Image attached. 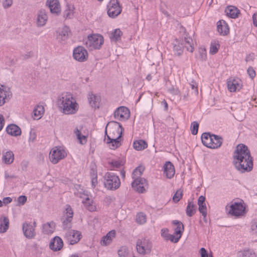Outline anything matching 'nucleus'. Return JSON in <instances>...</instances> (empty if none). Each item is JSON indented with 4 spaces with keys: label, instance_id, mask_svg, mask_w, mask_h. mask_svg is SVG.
Wrapping results in <instances>:
<instances>
[{
    "label": "nucleus",
    "instance_id": "nucleus-45",
    "mask_svg": "<svg viewBox=\"0 0 257 257\" xmlns=\"http://www.w3.org/2000/svg\"><path fill=\"white\" fill-rule=\"evenodd\" d=\"M184 231V226L183 223L178 221V242L181 237L183 232Z\"/></svg>",
    "mask_w": 257,
    "mask_h": 257
},
{
    "label": "nucleus",
    "instance_id": "nucleus-63",
    "mask_svg": "<svg viewBox=\"0 0 257 257\" xmlns=\"http://www.w3.org/2000/svg\"><path fill=\"white\" fill-rule=\"evenodd\" d=\"M12 0H6L4 3V7L9 8L12 6Z\"/></svg>",
    "mask_w": 257,
    "mask_h": 257
},
{
    "label": "nucleus",
    "instance_id": "nucleus-51",
    "mask_svg": "<svg viewBox=\"0 0 257 257\" xmlns=\"http://www.w3.org/2000/svg\"><path fill=\"white\" fill-rule=\"evenodd\" d=\"M112 241V239L109 238L107 234L104 236L101 240V244L104 245L109 244Z\"/></svg>",
    "mask_w": 257,
    "mask_h": 257
},
{
    "label": "nucleus",
    "instance_id": "nucleus-52",
    "mask_svg": "<svg viewBox=\"0 0 257 257\" xmlns=\"http://www.w3.org/2000/svg\"><path fill=\"white\" fill-rule=\"evenodd\" d=\"M73 11L70 9H68L64 12V16L66 19H70L73 16Z\"/></svg>",
    "mask_w": 257,
    "mask_h": 257
},
{
    "label": "nucleus",
    "instance_id": "nucleus-35",
    "mask_svg": "<svg viewBox=\"0 0 257 257\" xmlns=\"http://www.w3.org/2000/svg\"><path fill=\"white\" fill-rule=\"evenodd\" d=\"M148 147L146 141L143 140L135 141L133 143V147L137 151H142Z\"/></svg>",
    "mask_w": 257,
    "mask_h": 257
},
{
    "label": "nucleus",
    "instance_id": "nucleus-31",
    "mask_svg": "<svg viewBox=\"0 0 257 257\" xmlns=\"http://www.w3.org/2000/svg\"><path fill=\"white\" fill-rule=\"evenodd\" d=\"M14 155L11 151L3 153L2 161L6 164L9 165L14 162Z\"/></svg>",
    "mask_w": 257,
    "mask_h": 257
},
{
    "label": "nucleus",
    "instance_id": "nucleus-12",
    "mask_svg": "<svg viewBox=\"0 0 257 257\" xmlns=\"http://www.w3.org/2000/svg\"><path fill=\"white\" fill-rule=\"evenodd\" d=\"M107 14L109 17L115 18L121 12V7L117 0H110L107 6Z\"/></svg>",
    "mask_w": 257,
    "mask_h": 257
},
{
    "label": "nucleus",
    "instance_id": "nucleus-37",
    "mask_svg": "<svg viewBox=\"0 0 257 257\" xmlns=\"http://www.w3.org/2000/svg\"><path fill=\"white\" fill-rule=\"evenodd\" d=\"M145 168L143 166H140L136 168L133 172L132 178L134 180L139 179H143L141 176L144 171Z\"/></svg>",
    "mask_w": 257,
    "mask_h": 257
},
{
    "label": "nucleus",
    "instance_id": "nucleus-11",
    "mask_svg": "<svg viewBox=\"0 0 257 257\" xmlns=\"http://www.w3.org/2000/svg\"><path fill=\"white\" fill-rule=\"evenodd\" d=\"M73 57L75 60L78 62H85L88 59V52L83 46H78L75 48L73 51Z\"/></svg>",
    "mask_w": 257,
    "mask_h": 257
},
{
    "label": "nucleus",
    "instance_id": "nucleus-47",
    "mask_svg": "<svg viewBox=\"0 0 257 257\" xmlns=\"http://www.w3.org/2000/svg\"><path fill=\"white\" fill-rule=\"evenodd\" d=\"M199 206V211L202 214V215L205 217L207 215V209L205 203L204 204H198Z\"/></svg>",
    "mask_w": 257,
    "mask_h": 257
},
{
    "label": "nucleus",
    "instance_id": "nucleus-43",
    "mask_svg": "<svg viewBox=\"0 0 257 257\" xmlns=\"http://www.w3.org/2000/svg\"><path fill=\"white\" fill-rule=\"evenodd\" d=\"M147 217L146 215L140 212L137 214L136 216V221L140 224H143L146 222Z\"/></svg>",
    "mask_w": 257,
    "mask_h": 257
},
{
    "label": "nucleus",
    "instance_id": "nucleus-61",
    "mask_svg": "<svg viewBox=\"0 0 257 257\" xmlns=\"http://www.w3.org/2000/svg\"><path fill=\"white\" fill-rule=\"evenodd\" d=\"M5 124V119L4 116L0 114V131L3 128Z\"/></svg>",
    "mask_w": 257,
    "mask_h": 257
},
{
    "label": "nucleus",
    "instance_id": "nucleus-60",
    "mask_svg": "<svg viewBox=\"0 0 257 257\" xmlns=\"http://www.w3.org/2000/svg\"><path fill=\"white\" fill-rule=\"evenodd\" d=\"M252 230L254 231L255 233H257V219L254 220L251 226Z\"/></svg>",
    "mask_w": 257,
    "mask_h": 257
},
{
    "label": "nucleus",
    "instance_id": "nucleus-3",
    "mask_svg": "<svg viewBox=\"0 0 257 257\" xmlns=\"http://www.w3.org/2000/svg\"><path fill=\"white\" fill-rule=\"evenodd\" d=\"M179 29L180 37L179 43L178 44V55H180L182 52L184 47L186 48L188 51L193 52L194 51L193 42L192 39L190 37L188 34L186 32L185 28L182 25L178 26V30Z\"/></svg>",
    "mask_w": 257,
    "mask_h": 257
},
{
    "label": "nucleus",
    "instance_id": "nucleus-10",
    "mask_svg": "<svg viewBox=\"0 0 257 257\" xmlns=\"http://www.w3.org/2000/svg\"><path fill=\"white\" fill-rule=\"evenodd\" d=\"M81 238V233L76 230L67 231L64 235V239L68 243L71 245L78 243Z\"/></svg>",
    "mask_w": 257,
    "mask_h": 257
},
{
    "label": "nucleus",
    "instance_id": "nucleus-56",
    "mask_svg": "<svg viewBox=\"0 0 257 257\" xmlns=\"http://www.w3.org/2000/svg\"><path fill=\"white\" fill-rule=\"evenodd\" d=\"M247 73L249 75V76L251 78H253L255 76V72L254 69L251 67H250L247 69Z\"/></svg>",
    "mask_w": 257,
    "mask_h": 257
},
{
    "label": "nucleus",
    "instance_id": "nucleus-27",
    "mask_svg": "<svg viewBox=\"0 0 257 257\" xmlns=\"http://www.w3.org/2000/svg\"><path fill=\"white\" fill-rule=\"evenodd\" d=\"M217 29L220 35H226L229 32L227 23L224 20H220L217 23Z\"/></svg>",
    "mask_w": 257,
    "mask_h": 257
},
{
    "label": "nucleus",
    "instance_id": "nucleus-6",
    "mask_svg": "<svg viewBox=\"0 0 257 257\" xmlns=\"http://www.w3.org/2000/svg\"><path fill=\"white\" fill-rule=\"evenodd\" d=\"M123 129L121 124L115 121L109 122L105 128L106 134L107 131L109 132V135H107V138H115V139H120L121 137Z\"/></svg>",
    "mask_w": 257,
    "mask_h": 257
},
{
    "label": "nucleus",
    "instance_id": "nucleus-54",
    "mask_svg": "<svg viewBox=\"0 0 257 257\" xmlns=\"http://www.w3.org/2000/svg\"><path fill=\"white\" fill-rule=\"evenodd\" d=\"M27 197L24 195L20 196L18 198V202L20 205H24L27 201Z\"/></svg>",
    "mask_w": 257,
    "mask_h": 257
},
{
    "label": "nucleus",
    "instance_id": "nucleus-44",
    "mask_svg": "<svg viewBox=\"0 0 257 257\" xmlns=\"http://www.w3.org/2000/svg\"><path fill=\"white\" fill-rule=\"evenodd\" d=\"M199 127V123L198 122L194 121H193L190 126V130L191 134L193 135H196L198 133Z\"/></svg>",
    "mask_w": 257,
    "mask_h": 257
},
{
    "label": "nucleus",
    "instance_id": "nucleus-29",
    "mask_svg": "<svg viewBox=\"0 0 257 257\" xmlns=\"http://www.w3.org/2000/svg\"><path fill=\"white\" fill-rule=\"evenodd\" d=\"M82 202L85 208L88 211L93 212L96 210L95 203L93 200L90 199L89 197H86L82 201Z\"/></svg>",
    "mask_w": 257,
    "mask_h": 257
},
{
    "label": "nucleus",
    "instance_id": "nucleus-41",
    "mask_svg": "<svg viewBox=\"0 0 257 257\" xmlns=\"http://www.w3.org/2000/svg\"><path fill=\"white\" fill-rule=\"evenodd\" d=\"M123 162L121 160H113L110 162L111 169L115 170L119 168L121 166H123Z\"/></svg>",
    "mask_w": 257,
    "mask_h": 257
},
{
    "label": "nucleus",
    "instance_id": "nucleus-13",
    "mask_svg": "<svg viewBox=\"0 0 257 257\" xmlns=\"http://www.w3.org/2000/svg\"><path fill=\"white\" fill-rule=\"evenodd\" d=\"M36 223L34 222L33 224L31 222H25L22 225V229L24 235L28 239L34 238L36 235L35 228Z\"/></svg>",
    "mask_w": 257,
    "mask_h": 257
},
{
    "label": "nucleus",
    "instance_id": "nucleus-16",
    "mask_svg": "<svg viewBox=\"0 0 257 257\" xmlns=\"http://www.w3.org/2000/svg\"><path fill=\"white\" fill-rule=\"evenodd\" d=\"M12 95L10 88L0 84V106L9 101Z\"/></svg>",
    "mask_w": 257,
    "mask_h": 257
},
{
    "label": "nucleus",
    "instance_id": "nucleus-5",
    "mask_svg": "<svg viewBox=\"0 0 257 257\" xmlns=\"http://www.w3.org/2000/svg\"><path fill=\"white\" fill-rule=\"evenodd\" d=\"M153 247L152 242L148 238H139L136 242L138 253L143 256L150 254Z\"/></svg>",
    "mask_w": 257,
    "mask_h": 257
},
{
    "label": "nucleus",
    "instance_id": "nucleus-8",
    "mask_svg": "<svg viewBox=\"0 0 257 257\" xmlns=\"http://www.w3.org/2000/svg\"><path fill=\"white\" fill-rule=\"evenodd\" d=\"M67 153L64 149L61 147H55L52 148L49 154L50 161L55 164L62 159L65 158Z\"/></svg>",
    "mask_w": 257,
    "mask_h": 257
},
{
    "label": "nucleus",
    "instance_id": "nucleus-30",
    "mask_svg": "<svg viewBox=\"0 0 257 257\" xmlns=\"http://www.w3.org/2000/svg\"><path fill=\"white\" fill-rule=\"evenodd\" d=\"M6 131L8 134L13 136H18L21 134V128L14 124L9 125L6 128Z\"/></svg>",
    "mask_w": 257,
    "mask_h": 257
},
{
    "label": "nucleus",
    "instance_id": "nucleus-17",
    "mask_svg": "<svg viewBox=\"0 0 257 257\" xmlns=\"http://www.w3.org/2000/svg\"><path fill=\"white\" fill-rule=\"evenodd\" d=\"M147 182L145 179H139L133 180L132 183V188L137 192L140 193H143L146 191Z\"/></svg>",
    "mask_w": 257,
    "mask_h": 257
},
{
    "label": "nucleus",
    "instance_id": "nucleus-2",
    "mask_svg": "<svg viewBox=\"0 0 257 257\" xmlns=\"http://www.w3.org/2000/svg\"><path fill=\"white\" fill-rule=\"evenodd\" d=\"M57 105L60 111L66 115L76 114L79 105L75 97L70 93H63L58 97Z\"/></svg>",
    "mask_w": 257,
    "mask_h": 257
},
{
    "label": "nucleus",
    "instance_id": "nucleus-25",
    "mask_svg": "<svg viewBox=\"0 0 257 257\" xmlns=\"http://www.w3.org/2000/svg\"><path fill=\"white\" fill-rule=\"evenodd\" d=\"M69 33V28L68 27L65 26L59 31L57 39L62 43L65 42L68 38Z\"/></svg>",
    "mask_w": 257,
    "mask_h": 257
},
{
    "label": "nucleus",
    "instance_id": "nucleus-59",
    "mask_svg": "<svg viewBox=\"0 0 257 257\" xmlns=\"http://www.w3.org/2000/svg\"><path fill=\"white\" fill-rule=\"evenodd\" d=\"M190 85L192 89H195L196 93H198V85L196 82L192 81L191 83H190Z\"/></svg>",
    "mask_w": 257,
    "mask_h": 257
},
{
    "label": "nucleus",
    "instance_id": "nucleus-40",
    "mask_svg": "<svg viewBox=\"0 0 257 257\" xmlns=\"http://www.w3.org/2000/svg\"><path fill=\"white\" fill-rule=\"evenodd\" d=\"M196 205L191 202H189L186 208V214L191 217L196 212Z\"/></svg>",
    "mask_w": 257,
    "mask_h": 257
},
{
    "label": "nucleus",
    "instance_id": "nucleus-57",
    "mask_svg": "<svg viewBox=\"0 0 257 257\" xmlns=\"http://www.w3.org/2000/svg\"><path fill=\"white\" fill-rule=\"evenodd\" d=\"M12 201V199L10 197H4L3 199L2 202L3 205H6L10 203Z\"/></svg>",
    "mask_w": 257,
    "mask_h": 257
},
{
    "label": "nucleus",
    "instance_id": "nucleus-18",
    "mask_svg": "<svg viewBox=\"0 0 257 257\" xmlns=\"http://www.w3.org/2000/svg\"><path fill=\"white\" fill-rule=\"evenodd\" d=\"M177 234V228L174 229V234H171L169 230L167 228H162L161 230V236L166 241H170L173 243L177 242V237L175 236Z\"/></svg>",
    "mask_w": 257,
    "mask_h": 257
},
{
    "label": "nucleus",
    "instance_id": "nucleus-19",
    "mask_svg": "<svg viewBox=\"0 0 257 257\" xmlns=\"http://www.w3.org/2000/svg\"><path fill=\"white\" fill-rule=\"evenodd\" d=\"M63 241L61 237L56 236L53 237L49 244L50 248L54 251L60 250L63 247Z\"/></svg>",
    "mask_w": 257,
    "mask_h": 257
},
{
    "label": "nucleus",
    "instance_id": "nucleus-58",
    "mask_svg": "<svg viewBox=\"0 0 257 257\" xmlns=\"http://www.w3.org/2000/svg\"><path fill=\"white\" fill-rule=\"evenodd\" d=\"M199 252L201 254V257H208L207 251L204 248H201Z\"/></svg>",
    "mask_w": 257,
    "mask_h": 257
},
{
    "label": "nucleus",
    "instance_id": "nucleus-42",
    "mask_svg": "<svg viewBox=\"0 0 257 257\" xmlns=\"http://www.w3.org/2000/svg\"><path fill=\"white\" fill-rule=\"evenodd\" d=\"M44 229L47 233H50L53 232L55 224L54 222H47L43 225Z\"/></svg>",
    "mask_w": 257,
    "mask_h": 257
},
{
    "label": "nucleus",
    "instance_id": "nucleus-62",
    "mask_svg": "<svg viewBox=\"0 0 257 257\" xmlns=\"http://www.w3.org/2000/svg\"><path fill=\"white\" fill-rule=\"evenodd\" d=\"M32 55H33V53L30 51V52H28L26 54L23 55L22 56V57L23 59H28L29 58L31 57L32 56Z\"/></svg>",
    "mask_w": 257,
    "mask_h": 257
},
{
    "label": "nucleus",
    "instance_id": "nucleus-55",
    "mask_svg": "<svg viewBox=\"0 0 257 257\" xmlns=\"http://www.w3.org/2000/svg\"><path fill=\"white\" fill-rule=\"evenodd\" d=\"M36 137H37V135H36V133L34 131H31L30 132V135H29V142H33L34 141H35L36 140Z\"/></svg>",
    "mask_w": 257,
    "mask_h": 257
},
{
    "label": "nucleus",
    "instance_id": "nucleus-32",
    "mask_svg": "<svg viewBox=\"0 0 257 257\" xmlns=\"http://www.w3.org/2000/svg\"><path fill=\"white\" fill-rule=\"evenodd\" d=\"M201 139L203 145L209 148H211L212 135H211L209 133H203Z\"/></svg>",
    "mask_w": 257,
    "mask_h": 257
},
{
    "label": "nucleus",
    "instance_id": "nucleus-33",
    "mask_svg": "<svg viewBox=\"0 0 257 257\" xmlns=\"http://www.w3.org/2000/svg\"><path fill=\"white\" fill-rule=\"evenodd\" d=\"M104 141L109 145V147L112 150H114L118 148L120 145V139H115V138H105Z\"/></svg>",
    "mask_w": 257,
    "mask_h": 257
},
{
    "label": "nucleus",
    "instance_id": "nucleus-46",
    "mask_svg": "<svg viewBox=\"0 0 257 257\" xmlns=\"http://www.w3.org/2000/svg\"><path fill=\"white\" fill-rule=\"evenodd\" d=\"M91 179V185L92 188H94L97 184V175L96 172L93 171L90 174Z\"/></svg>",
    "mask_w": 257,
    "mask_h": 257
},
{
    "label": "nucleus",
    "instance_id": "nucleus-15",
    "mask_svg": "<svg viewBox=\"0 0 257 257\" xmlns=\"http://www.w3.org/2000/svg\"><path fill=\"white\" fill-rule=\"evenodd\" d=\"M130 110L125 106H120L114 111L113 116L115 119L119 121H124L130 117Z\"/></svg>",
    "mask_w": 257,
    "mask_h": 257
},
{
    "label": "nucleus",
    "instance_id": "nucleus-64",
    "mask_svg": "<svg viewBox=\"0 0 257 257\" xmlns=\"http://www.w3.org/2000/svg\"><path fill=\"white\" fill-rule=\"evenodd\" d=\"M252 21L253 25L257 27V13L252 15Z\"/></svg>",
    "mask_w": 257,
    "mask_h": 257
},
{
    "label": "nucleus",
    "instance_id": "nucleus-20",
    "mask_svg": "<svg viewBox=\"0 0 257 257\" xmlns=\"http://www.w3.org/2000/svg\"><path fill=\"white\" fill-rule=\"evenodd\" d=\"M46 5L49 7L51 13L58 15L61 12V6L58 0H47Z\"/></svg>",
    "mask_w": 257,
    "mask_h": 257
},
{
    "label": "nucleus",
    "instance_id": "nucleus-24",
    "mask_svg": "<svg viewBox=\"0 0 257 257\" xmlns=\"http://www.w3.org/2000/svg\"><path fill=\"white\" fill-rule=\"evenodd\" d=\"M175 173L174 166L170 162H167L164 165V174L168 178H171Z\"/></svg>",
    "mask_w": 257,
    "mask_h": 257
},
{
    "label": "nucleus",
    "instance_id": "nucleus-9",
    "mask_svg": "<svg viewBox=\"0 0 257 257\" xmlns=\"http://www.w3.org/2000/svg\"><path fill=\"white\" fill-rule=\"evenodd\" d=\"M228 206V205L226 206V208ZM229 208L228 214L231 216L239 217L243 215L245 213V207L243 202L232 201L229 206Z\"/></svg>",
    "mask_w": 257,
    "mask_h": 257
},
{
    "label": "nucleus",
    "instance_id": "nucleus-34",
    "mask_svg": "<svg viewBox=\"0 0 257 257\" xmlns=\"http://www.w3.org/2000/svg\"><path fill=\"white\" fill-rule=\"evenodd\" d=\"M222 138L215 135H212V140L211 149H217L219 148L222 144Z\"/></svg>",
    "mask_w": 257,
    "mask_h": 257
},
{
    "label": "nucleus",
    "instance_id": "nucleus-14",
    "mask_svg": "<svg viewBox=\"0 0 257 257\" xmlns=\"http://www.w3.org/2000/svg\"><path fill=\"white\" fill-rule=\"evenodd\" d=\"M73 212L70 206L67 205L64 211V218L62 222V227L64 229H69L72 226L71 221Z\"/></svg>",
    "mask_w": 257,
    "mask_h": 257
},
{
    "label": "nucleus",
    "instance_id": "nucleus-39",
    "mask_svg": "<svg viewBox=\"0 0 257 257\" xmlns=\"http://www.w3.org/2000/svg\"><path fill=\"white\" fill-rule=\"evenodd\" d=\"M9 226V219L4 217L0 219V232H5L8 229Z\"/></svg>",
    "mask_w": 257,
    "mask_h": 257
},
{
    "label": "nucleus",
    "instance_id": "nucleus-50",
    "mask_svg": "<svg viewBox=\"0 0 257 257\" xmlns=\"http://www.w3.org/2000/svg\"><path fill=\"white\" fill-rule=\"evenodd\" d=\"M198 52L200 55V58L202 60H205L206 58V51L204 48H200Z\"/></svg>",
    "mask_w": 257,
    "mask_h": 257
},
{
    "label": "nucleus",
    "instance_id": "nucleus-7",
    "mask_svg": "<svg viewBox=\"0 0 257 257\" xmlns=\"http://www.w3.org/2000/svg\"><path fill=\"white\" fill-rule=\"evenodd\" d=\"M104 184L107 189L114 190L119 187L120 181L118 176L113 173L107 172L104 176Z\"/></svg>",
    "mask_w": 257,
    "mask_h": 257
},
{
    "label": "nucleus",
    "instance_id": "nucleus-23",
    "mask_svg": "<svg viewBox=\"0 0 257 257\" xmlns=\"http://www.w3.org/2000/svg\"><path fill=\"white\" fill-rule=\"evenodd\" d=\"M48 20L47 13L45 10L41 9L38 12L37 16V24L39 27L44 26Z\"/></svg>",
    "mask_w": 257,
    "mask_h": 257
},
{
    "label": "nucleus",
    "instance_id": "nucleus-4",
    "mask_svg": "<svg viewBox=\"0 0 257 257\" xmlns=\"http://www.w3.org/2000/svg\"><path fill=\"white\" fill-rule=\"evenodd\" d=\"M104 42L103 37L97 33L89 34L84 39V44L89 51L100 50Z\"/></svg>",
    "mask_w": 257,
    "mask_h": 257
},
{
    "label": "nucleus",
    "instance_id": "nucleus-28",
    "mask_svg": "<svg viewBox=\"0 0 257 257\" xmlns=\"http://www.w3.org/2000/svg\"><path fill=\"white\" fill-rule=\"evenodd\" d=\"M45 112V109L43 105H36L33 111V117L34 119L39 120L42 117Z\"/></svg>",
    "mask_w": 257,
    "mask_h": 257
},
{
    "label": "nucleus",
    "instance_id": "nucleus-22",
    "mask_svg": "<svg viewBox=\"0 0 257 257\" xmlns=\"http://www.w3.org/2000/svg\"><path fill=\"white\" fill-rule=\"evenodd\" d=\"M88 100L89 105L93 108H98L100 102V97L98 95L90 92L88 95Z\"/></svg>",
    "mask_w": 257,
    "mask_h": 257
},
{
    "label": "nucleus",
    "instance_id": "nucleus-49",
    "mask_svg": "<svg viewBox=\"0 0 257 257\" xmlns=\"http://www.w3.org/2000/svg\"><path fill=\"white\" fill-rule=\"evenodd\" d=\"M242 257H256L255 253L250 249L244 250L242 253Z\"/></svg>",
    "mask_w": 257,
    "mask_h": 257
},
{
    "label": "nucleus",
    "instance_id": "nucleus-48",
    "mask_svg": "<svg viewBox=\"0 0 257 257\" xmlns=\"http://www.w3.org/2000/svg\"><path fill=\"white\" fill-rule=\"evenodd\" d=\"M219 45L216 44L215 42L211 43L210 45V53L211 54H216L218 50Z\"/></svg>",
    "mask_w": 257,
    "mask_h": 257
},
{
    "label": "nucleus",
    "instance_id": "nucleus-36",
    "mask_svg": "<svg viewBox=\"0 0 257 257\" xmlns=\"http://www.w3.org/2000/svg\"><path fill=\"white\" fill-rule=\"evenodd\" d=\"M122 32L119 29H116L112 31L109 36L111 42H116L120 40Z\"/></svg>",
    "mask_w": 257,
    "mask_h": 257
},
{
    "label": "nucleus",
    "instance_id": "nucleus-26",
    "mask_svg": "<svg viewBox=\"0 0 257 257\" xmlns=\"http://www.w3.org/2000/svg\"><path fill=\"white\" fill-rule=\"evenodd\" d=\"M225 12L227 16L232 19L237 18L240 14V11L236 7L233 6H227Z\"/></svg>",
    "mask_w": 257,
    "mask_h": 257
},
{
    "label": "nucleus",
    "instance_id": "nucleus-21",
    "mask_svg": "<svg viewBox=\"0 0 257 257\" xmlns=\"http://www.w3.org/2000/svg\"><path fill=\"white\" fill-rule=\"evenodd\" d=\"M240 82V80L238 79L229 78L227 80V87L228 90L230 92H234L237 90H240L241 88Z\"/></svg>",
    "mask_w": 257,
    "mask_h": 257
},
{
    "label": "nucleus",
    "instance_id": "nucleus-38",
    "mask_svg": "<svg viewBox=\"0 0 257 257\" xmlns=\"http://www.w3.org/2000/svg\"><path fill=\"white\" fill-rule=\"evenodd\" d=\"M79 143L81 145H84L87 142V137L81 134V131L78 128L75 129L74 132Z\"/></svg>",
    "mask_w": 257,
    "mask_h": 257
},
{
    "label": "nucleus",
    "instance_id": "nucleus-1",
    "mask_svg": "<svg viewBox=\"0 0 257 257\" xmlns=\"http://www.w3.org/2000/svg\"><path fill=\"white\" fill-rule=\"evenodd\" d=\"M235 168L241 173L249 172L253 168V158L248 147L244 144L238 145L233 155Z\"/></svg>",
    "mask_w": 257,
    "mask_h": 257
},
{
    "label": "nucleus",
    "instance_id": "nucleus-53",
    "mask_svg": "<svg viewBox=\"0 0 257 257\" xmlns=\"http://www.w3.org/2000/svg\"><path fill=\"white\" fill-rule=\"evenodd\" d=\"M188 95L187 90H185L183 91L182 92H179V95L180 96V100H185Z\"/></svg>",
    "mask_w": 257,
    "mask_h": 257
}]
</instances>
